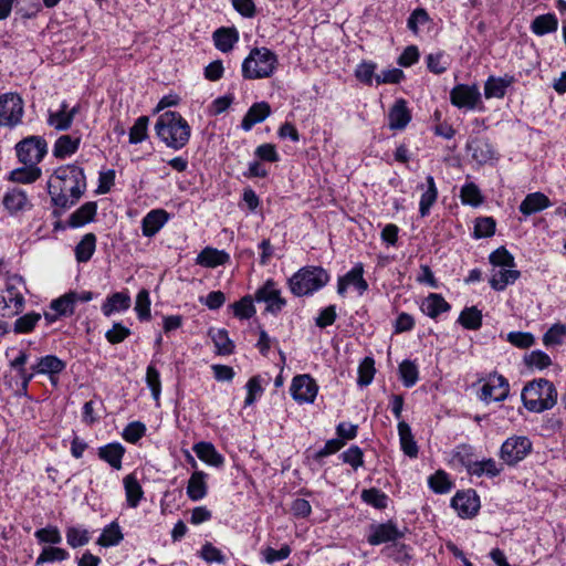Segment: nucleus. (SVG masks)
I'll return each instance as SVG.
<instances>
[{
  "instance_id": "f257e3e1",
  "label": "nucleus",
  "mask_w": 566,
  "mask_h": 566,
  "mask_svg": "<svg viewBox=\"0 0 566 566\" xmlns=\"http://www.w3.org/2000/svg\"><path fill=\"white\" fill-rule=\"evenodd\" d=\"M86 190L84 169L75 164L54 170L48 180V191L55 207L67 209L74 206Z\"/></svg>"
},
{
  "instance_id": "f03ea898",
  "label": "nucleus",
  "mask_w": 566,
  "mask_h": 566,
  "mask_svg": "<svg viewBox=\"0 0 566 566\" xmlns=\"http://www.w3.org/2000/svg\"><path fill=\"white\" fill-rule=\"evenodd\" d=\"M155 130L157 136L170 148L181 149L190 138L191 128L178 113L168 111L159 116Z\"/></svg>"
},
{
  "instance_id": "7ed1b4c3",
  "label": "nucleus",
  "mask_w": 566,
  "mask_h": 566,
  "mask_svg": "<svg viewBox=\"0 0 566 566\" xmlns=\"http://www.w3.org/2000/svg\"><path fill=\"white\" fill-rule=\"evenodd\" d=\"M521 397L528 411L543 412L556 405L557 390L552 381L538 378L524 386Z\"/></svg>"
},
{
  "instance_id": "20e7f679",
  "label": "nucleus",
  "mask_w": 566,
  "mask_h": 566,
  "mask_svg": "<svg viewBox=\"0 0 566 566\" xmlns=\"http://www.w3.org/2000/svg\"><path fill=\"white\" fill-rule=\"evenodd\" d=\"M279 65L277 56L270 49L253 48L241 65L242 76L245 80H261L271 77Z\"/></svg>"
},
{
  "instance_id": "39448f33",
  "label": "nucleus",
  "mask_w": 566,
  "mask_h": 566,
  "mask_svg": "<svg viewBox=\"0 0 566 566\" xmlns=\"http://www.w3.org/2000/svg\"><path fill=\"white\" fill-rule=\"evenodd\" d=\"M329 275L321 266H305L290 279L291 292L296 296L312 294L327 284Z\"/></svg>"
},
{
  "instance_id": "423d86ee",
  "label": "nucleus",
  "mask_w": 566,
  "mask_h": 566,
  "mask_svg": "<svg viewBox=\"0 0 566 566\" xmlns=\"http://www.w3.org/2000/svg\"><path fill=\"white\" fill-rule=\"evenodd\" d=\"M22 280L20 277H10L6 287L0 291V315L10 317L19 314L24 304V297L20 291Z\"/></svg>"
},
{
  "instance_id": "0eeeda50",
  "label": "nucleus",
  "mask_w": 566,
  "mask_h": 566,
  "mask_svg": "<svg viewBox=\"0 0 566 566\" xmlns=\"http://www.w3.org/2000/svg\"><path fill=\"white\" fill-rule=\"evenodd\" d=\"M532 451V442L527 437L513 436L501 446L500 459L509 467H514L524 460Z\"/></svg>"
},
{
  "instance_id": "6e6552de",
  "label": "nucleus",
  "mask_w": 566,
  "mask_h": 566,
  "mask_svg": "<svg viewBox=\"0 0 566 566\" xmlns=\"http://www.w3.org/2000/svg\"><path fill=\"white\" fill-rule=\"evenodd\" d=\"M15 149L22 164L38 166L48 151V145L42 137L30 136L19 142Z\"/></svg>"
},
{
  "instance_id": "1a4fd4ad",
  "label": "nucleus",
  "mask_w": 566,
  "mask_h": 566,
  "mask_svg": "<svg viewBox=\"0 0 566 566\" xmlns=\"http://www.w3.org/2000/svg\"><path fill=\"white\" fill-rule=\"evenodd\" d=\"M23 116V101L15 93L0 96V125L15 126Z\"/></svg>"
},
{
  "instance_id": "9d476101",
  "label": "nucleus",
  "mask_w": 566,
  "mask_h": 566,
  "mask_svg": "<svg viewBox=\"0 0 566 566\" xmlns=\"http://www.w3.org/2000/svg\"><path fill=\"white\" fill-rule=\"evenodd\" d=\"M290 391L293 399L300 403L313 402L318 387L310 375H298L293 378Z\"/></svg>"
},
{
  "instance_id": "9b49d317",
  "label": "nucleus",
  "mask_w": 566,
  "mask_h": 566,
  "mask_svg": "<svg viewBox=\"0 0 566 566\" xmlns=\"http://www.w3.org/2000/svg\"><path fill=\"white\" fill-rule=\"evenodd\" d=\"M450 101L458 108L474 109L481 102V93L475 85L459 84L451 90Z\"/></svg>"
},
{
  "instance_id": "f8f14e48",
  "label": "nucleus",
  "mask_w": 566,
  "mask_h": 566,
  "mask_svg": "<svg viewBox=\"0 0 566 566\" xmlns=\"http://www.w3.org/2000/svg\"><path fill=\"white\" fill-rule=\"evenodd\" d=\"M510 391L507 380L502 375H491L481 388L480 398L485 402L503 401Z\"/></svg>"
},
{
  "instance_id": "ddd939ff",
  "label": "nucleus",
  "mask_w": 566,
  "mask_h": 566,
  "mask_svg": "<svg viewBox=\"0 0 566 566\" xmlns=\"http://www.w3.org/2000/svg\"><path fill=\"white\" fill-rule=\"evenodd\" d=\"M66 363L55 355H46L36 359L31 365V370H34L38 375H46L52 382L56 386L59 375L65 369Z\"/></svg>"
},
{
  "instance_id": "4468645a",
  "label": "nucleus",
  "mask_w": 566,
  "mask_h": 566,
  "mask_svg": "<svg viewBox=\"0 0 566 566\" xmlns=\"http://www.w3.org/2000/svg\"><path fill=\"white\" fill-rule=\"evenodd\" d=\"M255 300L266 303V311L271 313L280 312L286 304L285 300L281 297L280 290L275 287V283L272 280H268L265 284L256 291Z\"/></svg>"
},
{
  "instance_id": "2eb2a0df",
  "label": "nucleus",
  "mask_w": 566,
  "mask_h": 566,
  "mask_svg": "<svg viewBox=\"0 0 566 566\" xmlns=\"http://www.w3.org/2000/svg\"><path fill=\"white\" fill-rule=\"evenodd\" d=\"M451 505L460 516L470 517L478 512L480 507V501L473 491L458 492L452 497Z\"/></svg>"
},
{
  "instance_id": "dca6fc26",
  "label": "nucleus",
  "mask_w": 566,
  "mask_h": 566,
  "mask_svg": "<svg viewBox=\"0 0 566 566\" xmlns=\"http://www.w3.org/2000/svg\"><path fill=\"white\" fill-rule=\"evenodd\" d=\"M401 537H403V532L398 530L392 522H387L373 526L367 541L370 545H380Z\"/></svg>"
},
{
  "instance_id": "f3484780",
  "label": "nucleus",
  "mask_w": 566,
  "mask_h": 566,
  "mask_svg": "<svg viewBox=\"0 0 566 566\" xmlns=\"http://www.w3.org/2000/svg\"><path fill=\"white\" fill-rule=\"evenodd\" d=\"M169 220V213L164 209L149 211L142 220L143 235L154 237Z\"/></svg>"
},
{
  "instance_id": "a211bd4d",
  "label": "nucleus",
  "mask_w": 566,
  "mask_h": 566,
  "mask_svg": "<svg viewBox=\"0 0 566 566\" xmlns=\"http://www.w3.org/2000/svg\"><path fill=\"white\" fill-rule=\"evenodd\" d=\"M2 202L4 208L11 214L30 209L32 207L28 199L27 192L19 188H12L8 190L3 197Z\"/></svg>"
},
{
  "instance_id": "6ab92c4d",
  "label": "nucleus",
  "mask_w": 566,
  "mask_h": 566,
  "mask_svg": "<svg viewBox=\"0 0 566 566\" xmlns=\"http://www.w3.org/2000/svg\"><path fill=\"white\" fill-rule=\"evenodd\" d=\"M411 115L403 99H398L388 113V126L390 129H403L410 122Z\"/></svg>"
},
{
  "instance_id": "aec40b11",
  "label": "nucleus",
  "mask_w": 566,
  "mask_h": 566,
  "mask_svg": "<svg viewBox=\"0 0 566 566\" xmlns=\"http://www.w3.org/2000/svg\"><path fill=\"white\" fill-rule=\"evenodd\" d=\"M271 114V107L266 102L254 103L244 115L241 127L243 130L249 132L252 127L263 122Z\"/></svg>"
},
{
  "instance_id": "412c9836",
  "label": "nucleus",
  "mask_w": 566,
  "mask_h": 566,
  "mask_svg": "<svg viewBox=\"0 0 566 566\" xmlns=\"http://www.w3.org/2000/svg\"><path fill=\"white\" fill-rule=\"evenodd\" d=\"M551 206L552 203L549 198L543 192L537 191L528 193L521 202L518 209L524 216H531L533 213L543 211Z\"/></svg>"
},
{
  "instance_id": "4be33fe9",
  "label": "nucleus",
  "mask_w": 566,
  "mask_h": 566,
  "mask_svg": "<svg viewBox=\"0 0 566 566\" xmlns=\"http://www.w3.org/2000/svg\"><path fill=\"white\" fill-rule=\"evenodd\" d=\"M229 260L230 255L226 251L207 247L197 255L196 263L205 268H217Z\"/></svg>"
},
{
  "instance_id": "5701e85b",
  "label": "nucleus",
  "mask_w": 566,
  "mask_h": 566,
  "mask_svg": "<svg viewBox=\"0 0 566 566\" xmlns=\"http://www.w3.org/2000/svg\"><path fill=\"white\" fill-rule=\"evenodd\" d=\"M514 82V77L505 75L503 77L490 76L484 84V95L486 98L504 97L507 87Z\"/></svg>"
},
{
  "instance_id": "b1692460",
  "label": "nucleus",
  "mask_w": 566,
  "mask_h": 566,
  "mask_svg": "<svg viewBox=\"0 0 566 566\" xmlns=\"http://www.w3.org/2000/svg\"><path fill=\"white\" fill-rule=\"evenodd\" d=\"M97 211V205L94 201H88L75 210L67 219L70 228H80L91 222Z\"/></svg>"
},
{
  "instance_id": "393cba45",
  "label": "nucleus",
  "mask_w": 566,
  "mask_h": 566,
  "mask_svg": "<svg viewBox=\"0 0 566 566\" xmlns=\"http://www.w3.org/2000/svg\"><path fill=\"white\" fill-rule=\"evenodd\" d=\"M468 149L472 158L479 164H486L494 158L491 144L483 138H474L468 143Z\"/></svg>"
},
{
  "instance_id": "a878e982",
  "label": "nucleus",
  "mask_w": 566,
  "mask_h": 566,
  "mask_svg": "<svg viewBox=\"0 0 566 566\" xmlns=\"http://www.w3.org/2000/svg\"><path fill=\"white\" fill-rule=\"evenodd\" d=\"M213 42L216 48L223 52H230L239 41V33L233 28H219L213 32Z\"/></svg>"
},
{
  "instance_id": "bb28decb",
  "label": "nucleus",
  "mask_w": 566,
  "mask_h": 566,
  "mask_svg": "<svg viewBox=\"0 0 566 566\" xmlns=\"http://www.w3.org/2000/svg\"><path fill=\"white\" fill-rule=\"evenodd\" d=\"M420 308L427 316L436 318L441 313L448 312L450 305L440 294L431 293L422 301Z\"/></svg>"
},
{
  "instance_id": "cd10ccee",
  "label": "nucleus",
  "mask_w": 566,
  "mask_h": 566,
  "mask_svg": "<svg viewBox=\"0 0 566 566\" xmlns=\"http://www.w3.org/2000/svg\"><path fill=\"white\" fill-rule=\"evenodd\" d=\"M125 448L120 443H108L98 448V457L107 462L112 468L119 470Z\"/></svg>"
},
{
  "instance_id": "c85d7f7f",
  "label": "nucleus",
  "mask_w": 566,
  "mask_h": 566,
  "mask_svg": "<svg viewBox=\"0 0 566 566\" xmlns=\"http://www.w3.org/2000/svg\"><path fill=\"white\" fill-rule=\"evenodd\" d=\"M193 451L197 457L213 467H221L224 458L216 450L214 446L210 442H198L193 446Z\"/></svg>"
},
{
  "instance_id": "c756f323",
  "label": "nucleus",
  "mask_w": 566,
  "mask_h": 566,
  "mask_svg": "<svg viewBox=\"0 0 566 566\" xmlns=\"http://www.w3.org/2000/svg\"><path fill=\"white\" fill-rule=\"evenodd\" d=\"M207 474L202 471H195L187 485V495L192 501H199L207 494Z\"/></svg>"
},
{
  "instance_id": "7c9ffc66",
  "label": "nucleus",
  "mask_w": 566,
  "mask_h": 566,
  "mask_svg": "<svg viewBox=\"0 0 566 566\" xmlns=\"http://www.w3.org/2000/svg\"><path fill=\"white\" fill-rule=\"evenodd\" d=\"M398 434L401 450L409 458H417L418 446L411 432L410 426L405 421L398 423Z\"/></svg>"
},
{
  "instance_id": "2f4dec72",
  "label": "nucleus",
  "mask_w": 566,
  "mask_h": 566,
  "mask_svg": "<svg viewBox=\"0 0 566 566\" xmlns=\"http://www.w3.org/2000/svg\"><path fill=\"white\" fill-rule=\"evenodd\" d=\"M520 275V271L513 268H502L492 273L490 285L495 291H503L507 285L513 284Z\"/></svg>"
},
{
  "instance_id": "473e14b6",
  "label": "nucleus",
  "mask_w": 566,
  "mask_h": 566,
  "mask_svg": "<svg viewBox=\"0 0 566 566\" xmlns=\"http://www.w3.org/2000/svg\"><path fill=\"white\" fill-rule=\"evenodd\" d=\"M129 306L130 296L124 292H116L106 298L102 305V312L108 317L115 312L126 311Z\"/></svg>"
},
{
  "instance_id": "72a5a7b5",
  "label": "nucleus",
  "mask_w": 566,
  "mask_h": 566,
  "mask_svg": "<svg viewBox=\"0 0 566 566\" xmlns=\"http://www.w3.org/2000/svg\"><path fill=\"white\" fill-rule=\"evenodd\" d=\"M96 250V235L94 233H86L75 247V258L80 263H85L91 260Z\"/></svg>"
},
{
  "instance_id": "f704fd0d",
  "label": "nucleus",
  "mask_w": 566,
  "mask_h": 566,
  "mask_svg": "<svg viewBox=\"0 0 566 566\" xmlns=\"http://www.w3.org/2000/svg\"><path fill=\"white\" fill-rule=\"evenodd\" d=\"M80 142V137L73 138L70 135H62L54 144L53 155L61 159L73 155L78 149Z\"/></svg>"
},
{
  "instance_id": "c9c22d12",
  "label": "nucleus",
  "mask_w": 566,
  "mask_h": 566,
  "mask_svg": "<svg viewBox=\"0 0 566 566\" xmlns=\"http://www.w3.org/2000/svg\"><path fill=\"white\" fill-rule=\"evenodd\" d=\"M427 189L422 192L419 202V212L421 217L429 214V211L438 198V189L432 176L426 178Z\"/></svg>"
},
{
  "instance_id": "e433bc0d",
  "label": "nucleus",
  "mask_w": 566,
  "mask_h": 566,
  "mask_svg": "<svg viewBox=\"0 0 566 566\" xmlns=\"http://www.w3.org/2000/svg\"><path fill=\"white\" fill-rule=\"evenodd\" d=\"M558 20L555 14L547 13L536 17L532 24L531 30L536 35H544L557 30Z\"/></svg>"
},
{
  "instance_id": "4c0bfd02",
  "label": "nucleus",
  "mask_w": 566,
  "mask_h": 566,
  "mask_svg": "<svg viewBox=\"0 0 566 566\" xmlns=\"http://www.w3.org/2000/svg\"><path fill=\"white\" fill-rule=\"evenodd\" d=\"M124 488H125L127 504L130 507H137L140 499L143 497V494H144L139 482L133 474H128L124 478Z\"/></svg>"
},
{
  "instance_id": "58836bf2",
  "label": "nucleus",
  "mask_w": 566,
  "mask_h": 566,
  "mask_svg": "<svg viewBox=\"0 0 566 566\" xmlns=\"http://www.w3.org/2000/svg\"><path fill=\"white\" fill-rule=\"evenodd\" d=\"M48 124L56 130H67L72 125V114H67V103L63 102L60 109L50 112Z\"/></svg>"
},
{
  "instance_id": "ea45409f",
  "label": "nucleus",
  "mask_w": 566,
  "mask_h": 566,
  "mask_svg": "<svg viewBox=\"0 0 566 566\" xmlns=\"http://www.w3.org/2000/svg\"><path fill=\"white\" fill-rule=\"evenodd\" d=\"M76 293L70 292L51 302L50 308L60 316H71L74 313Z\"/></svg>"
},
{
  "instance_id": "a19ab883",
  "label": "nucleus",
  "mask_w": 566,
  "mask_h": 566,
  "mask_svg": "<svg viewBox=\"0 0 566 566\" xmlns=\"http://www.w3.org/2000/svg\"><path fill=\"white\" fill-rule=\"evenodd\" d=\"M209 336L211 337L218 354L229 355L233 352L234 345L229 338L226 329L212 328L209 331Z\"/></svg>"
},
{
  "instance_id": "79ce46f5",
  "label": "nucleus",
  "mask_w": 566,
  "mask_h": 566,
  "mask_svg": "<svg viewBox=\"0 0 566 566\" xmlns=\"http://www.w3.org/2000/svg\"><path fill=\"white\" fill-rule=\"evenodd\" d=\"M123 537L118 523L112 522L103 530L97 544L103 547L116 546L123 541Z\"/></svg>"
},
{
  "instance_id": "37998d69",
  "label": "nucleus",
  "mask_w": 566,
  "mask_h": 566,
  "mask_svg": "<svg viewBox=\"0 0 566 566\" xmlns=\"http://www.w3.org/2000/svg\"><path fill=\"white\" fill-rule=\"evenodd\" d=\"M41 169L34 165H25V167L17 168L10 172V180L21 184H31L39 179Z\"/></svg>"
},
{
  "instance_id": "c03bdc74",
  "label": "nucleus",
  "mask_w": 566,
  "mask_h": 566,
  "mask_svg": "<svg viewBox=\"0 0 566 566\" xmlns=\"http://www.w3.org/2000/svg\"><path fill=\"white\" fill-rule=\"evenodd\" d=\"M458 322L467 329L476 331L482 325V313L475 306L465 307L460 313Z\"/></svg>"
},
{
  "instance_id": "a18cd8bd",
  "label": "nucleus",
  "mask_w": 566,
  "mask_h": 566,
  "mask_svg": "<svg viewBox=\"0 0 566 566\" xmlns=\"http://www.w3.org/2000/svg\"><path fill=\"white\" fill-rule=\"evenodd\" d=\"M566 339V325L556 323L543 336V344L546 347L559 346Z\"/></svg>"
},
{
  "instance_id": "49530a36",
  "label": "nucleus",
  "mask_w": 566,
  "mask_h": 566,
  "mask_svg": "<svg viewBox=\"0 0 566 566\" xmlns=\"http://www.w3.org/2000/svg\"><path fill=\"white\" fill-rule=\"evenodd\" d=\"M40 313L31 312L15 319L13 331L17 334H27L34 329L36 324L41 321Z\"/></svg>"
},
{
  "instance_id": "de8ad7c7",
  "label": "nucleus",
  "mask_w": 566,
  "mask_h": 566,
  "mask_svg": "<svg viewBox=\"0 0 566 566\" xmlns=\"http://www.w3.org/2000/svg\"><path fill=\"white\" fill-rule=\"evenodd\" d=\"M460 198L463 205L472 207H478L483 202L481 191L474 182H468L461 188Z\"/></svg>"
},
{
  "instance_id": "09e8293b",
  "label": "nucleus",
  "mask_w": 566,
  "mask_h": 566,
  "mask_svg": "<svg viewBox=\"0 0 566 566\" xmlns=\"http://www.w3.org/2000/svg\"><path fill=\"white\" fill-rule=\"evenodd\" d=\"M364 268L363 264H356L349 272H347L344 277L347 281L348 285H353L358 293L361 295L368 289V283L363 276Z\"/></svg>"
},
{
  "instance_id": "8fccbe9b",
  "label": "nucleus",
  "mask_w": 566,
  "mask_h": 566,
  "mask_svg": "<svg viewBox=\"0 0 566 566\" xmlns=\"http://www.w3.org/2000/svg\"><path fill=\"white\" fill-rule=\"evenodd\" d=\"M399 374L402 384L410 388L418 381L419 373L417 365L411 360H403L399 365Z\"/></svg>"
},
{
  "instance_id": "3c124183",
  "label": "nucleus",
  "mask_w": 566,
  "mask_h": 566,
  "mask_svg": "<svg viewBox=\"0 0 566 566\" xmlns=\"http://www.w3.org/2000/svg\"><path fill=\"white\" fill-rule=\"evenodd\" d=\"M524 363L530 368L543 370L552 365V359L546 353L537 349L525 355Z\"/></svg>"
},
{
  "instance_id": "603ef678",
  "label": "nucleus",
  "mask_w": 566,
  "mask_h": 566,
  "mask_svg": "<svg viewBox=\"0 0 566 566\" xmlns=\"http://www.w3.org/2000/svg\"><path fill=\"white\" fill-rule=\"evenodd\" d=\"M66 542L73 548L81 547L90 542V534L85 528L72 526L66 530Z\"/></svg>"
},
{
  "instance_id": "864d4df0",
  "label": "nucleus",
  "mask_w": 566,
  "mask_h": 566,
  "mask_svg": "<svg viewBox=\"0 0 566 566\" xmlns=\"http://www.w3.org/2000/svg\"><path fill=\"white\" fill-rule=\"evenodd\" d=\"M70 556L69 552L60 547H45L38 556L35 565H42L48 562L65 560Z\"/></svg>"
},
{
  "instance_id": "5fc2aeb1",
  "label": "nucleus",
  "mask_w": 566,
  "mask_h": 566,
  "mask_svg": "<svg viewBox=\"0 0 566 566\" xmlns=\"http://www.w3.org/2000/svg\"><path fill=\"white\" fill-rule=\"evenodd\" d=\"M146 384L151 391L154 400L158 401L161 392L160 374L155 366L149 365L146 370Z\"/></svg>"
},
{
  "instance_id": "6e6d98bb",
  "label": "nucleus",
  "mask_w": 566,
  "mask_h": 566,
  "mask_svg": "<svg viewBox=\"0 0 566 566\" xmlns=\"http://www.w3.org/2000/svg\"><path fill=\"white\" fill-rule=\"evenodd\" d=\"M429 486L436 492V493H447L451 490L452 483L449 480L448 474L444 471H437L434 474H432L429 480Z\"/></svg>"
},
{
  "instance_id": "4d7b16f0",
  "label": "nucleus",
  "mask_w": 566,
  "mask_h": 566,
  "mask_svg": "<svg viewBox=\"0 0 566 566\" xmlns=\"http://www.w3.org/2000/svg\"><path fill=\"white\" fill-rule=\"evenodd\" d=\"M428 69L434 74H442L450 65L449 57L441 53H431L427 56Z\"/></svg>"
},
{
  "instance_id": "13d9d810",
  "label": "nucleus",
  "mask_w": 566,
  "mask_h": 566,
  "mask_svg": "<svg viewBox=\"0 0 566 566\" xmlns=\"http://www.w3.org/2000/svg\"><path fill=\"white\" fill-rule=\"evenodd\" d=\"M135 311L140 321L150 318V300L147 290H140L136 296Z\"/></svg>"
},
{
  "instance_id": "bf43d9fd",
  "label": "nucleus",
  "mask_w": 566,
  "mask_h": 566,
  "mask_svg": "<svg viewBox=\"0 0 566 566\" xmlns=\"http://www.w3.org/2000/svg\"><path fill=\"white\" fill-rule=\"evenodd\" d=\"M490 262L494 266H501V269L515 266L514 256L504 247L496 249L490 254Z\"/></svg>"
},
{
  "instance_id": "052dcab7",
  "label": "nucleus",
  "mask_w": 566,
  "mask_h": 566,
  "mask_svg": "<svg viewBox=\"0 0 566 566\" xmlns=\"http://www.w3.org/2000/svg\"><path fill=\"white\" fill-rule=\"evenodd\" d=\"M233 313L241 319L251 318L255 314V308L251 296H244L239 302L232 304Z\"/></svg>"
},
{
  "instance_id": "680f3d73",
  "label": "nucleus",
  "mask_w": 566,
  "mask_h": 566,
  "mask_svg": "<svg viewBox=\"0 0 566 566\" xmlns=\"http://www.w3.org/2000/svg\"><path fill=\"white\" fill-rule=\"evenodd\" d=\"M344 463L349 464L355 471L364 464V453L358 446H352L340 454Z\"/></svg>"
},
{
  "instance_id": "e2e57ef3",
  "label": "nucleus",
  "mask_w": 566,
  "mask_h": 566,
  "mask_svg": "<svg viewBox=\"0 0 566 566\" xmlns=\"http://www.w3.org/2000/svg\"><path fill=\"white\" fill-rule=\"evenodd\" d=\"M506 340L518 348H530L535 344V337L528 332H510Z\"/></svg>"
},
{
  "instance_id": "0e129e2a",
  "label": "nucleus",
  "mask_w": 566,
  "mask_h": 566,
  "mask_svg": "<svg viewBox=\"0 0 566 566\" xmlns=\"http://www.w3.org/2000/svg\"><path fill=\"white\" fill-rule=\"evenodd\" d=\"M361 499L376 509H385L387 506L388 497L385 493L377 489L364 490Z\"/></svg>"
},
{
  "instance_id": "69168bd1",
  "label": "nucleus",
  "mask_w": 566,
  "mask_h": 566,
  "mask_svg": "<svg viewBox=\"0 0 566 566\" xmlns=\"http://www.w3.org/2000/svg\"><path fill=\"white\" fill-rule=\"evenodd\" d=\"M148 117L140 116L129 132V143L138 144L147 137Z\"/></svg>"
},
{
  "instance_id": "338daca9",
  "label": "nucleus",
  "mask_w": 566,
  "mask_h": 566,
  "mask_svg": "<svg viewBox=\"0 0 566 566\" xmlns=\"http://www.w3.org/2000/svg\"><path fill=\"white\" fill-rule=\"evenodd\" d=\"M495 232V221L491 217L478 218L474 226L476 238H489Z\"/></svg>"
},
{
  "instance_id": "774afa93",
  "label": "nucleus",
  "mask_w": 566,
  "mask_h": 566,
  "mask_svg": "<svg viewBox=\"0 0 566 566\" xmlns=\"http://www.w3.org/2000/svg\"><path fill=\"white\" fill-rule=\"evenodd\" d=\"M375 361L370 357H366L358 367V384L367 386L371 382L375 375Z\"/></svg>"
}]
</instances>
